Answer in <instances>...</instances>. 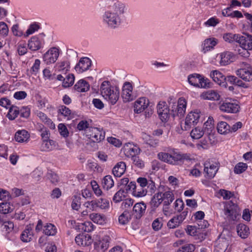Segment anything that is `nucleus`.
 I'll use <instances>...</instances> for the list:
<instances>
[{"label": "nucleus", "mask_w": 252, "mask_h": 252, "mask_svg": "<svg viewBox=\"0 0 252 252\" xmlns=\"http://www.w3.org/2000/svg\"><path fill=\"white\" fill-rule=\"evenodd\" d=\"M99 201V209L102 210L107 209L109 207V202L108 200L100 198L98 199Z\"/></svg>", "instance_id": "bf43d9fd"}, {"label": "nucleus", "mask_w": 252, "mask_h": 252, "mask_svg": "<svg viewBox=\"0 0 252 252\" xmlns=\"http://www.w3.org/2000/svg\"><path fill=\"white\" fill-rule=\"evenodd\" d=\"M176 155V152L174 151L172 154L168 153L160 152L158 154V157L160 160L168 164L177 165Z\"/></svg>", "instance_id": "f8f14e48"}, {"label": "nucleus", "mask_w": 252, "mask_h": 252, "mask_svg": "<svg viewBox=\"0 0 252 252\" xmlns=\"http://www.w3.org/2000/svg\"><path fill=\"white\" fill-rule=\"evenodd\" d=\"M220 63L221 65H225L231 62L232 56L230 52H224L220 55Z\"/></svg>", "instance_id": "ea45409f"}, {"label": "nucleus", "mask_w": 252, "mask_h": 252, "mask_svg": "<svg viewBox=\"0 0 252 252\" xmlns=\"http://www.w3.org/2000/svg\"><path fill=\"white\" fill-rule=\"evenodd\" d=\"M44 44V40L42 35L41 38L37 36L32 37L28 41L29 48L33 51H36L42 48Z\"/></svg>", "instance_id": "9d476101"}, {"label": "nucleus", "mask_w": 252, "mask_h": 252, "mask_svg": "<svg viewBox=\"0 0 252 252\" xmlns=\"http://www.w3.org/2000/svg\"><path fill=\"white\" fill-rule=\"evenodd\" d=\"M124 190L120 189L114 195L113 200L115 203H118L122 200V197L124 196Z\"/></svg>", "instance_id": "0e129e2a"}, {"label": "nucleus", "mask_w": 252, "mask_h": 252, "mask_svg": "<svg viewBox=\"0 0 252 252\" xmlns=\"http://www.w3.org/2000/svg\"><path fill=\"white\" fill-rule=\"evenodd\" d=\"M91 65L92 62L89 58L87 57L82 58L76 65L75 69L78 73H81L88 70Z\"/></svg>", "instance_id": "ddd939ff"}, {"label": "nucleus", "mask_w": 252, "mask_h": 252, "mask_svg": "<svg viewBox=\"0 0 252 252\" xmlns=\"http://www.w3.org/2000/svg\"><path fill=\"white\" fill-rule=\"evenodd\" d=\"M30 138V134L25 130H19L15 134V140L19 143L26 142Z\"/></svg>", "instance_id": "b1692460"}, {"label": "nucleus", "mask_w": 252, "mask_h": 252, "mask_svg": "<svg viewBox=\"0 0 252 252\" xmlns=\"http://www.w3.org/2000/svg\"><path fill=\"white\" fill-rule=\"evenodd\" d=\"M133 164L137 167L142 168L144 166V161L138 156L133 157L131 158Z\"/></svg>", "instance_id": "052dcab7"}, {"label": "nucleus", "mask_w": 252, "mask_h": 252, "mask_svg": "<svg viewBox=\"0 0 252 252\" xmlns=\"http://www.w3.org/2000/svg\"><path fill=\"white\" fill-rule=\"evenodd\" d=\"M240 36V35L239 34H233L232 33H226L224 34L223 38L225 41L229 43H231L233 41L238 42L237 39H239Z\"/></svg>", "instance_id": "09e8293b"}, {"label": "nucleus", "mask_w": 252, "mask_h": 252, "mask_svg": "<svg viewBox=\"0 0 252 252\" xmlns=\"http://www.w3.org/2000/svg\"><path fill=\"white\" fill-rule=\"evenodd\" d=\"M74 89L78 92H86L90 89L89 84L83 79L80 80L74 86Z\"/></svg>", "instance_id": "7c9ffc66"}, {"label": "nucleus", "mask_w": 252, "mask_h": 252, "mask_svg": "<svg viewBox=\"0 0 252 252\" xmlns=\"http://www.w3.org/2000/svg\"><path fill=\"white\" fill-rule=\"evenodd\" d=\"M75 77L72 74H69L63 79V86L64 88H67L72 86L74 82Z\"/></svg>", "instance_id": "49530a36"}, {"label": "nucleus", "mask_w": 252, "mask_h": 252, "mask_svg": "<svg viewBox=\"0 0 252 252\" xmlns=\"http://www.w3.org/2000/svg\"><path fill=\"white\" fill-rule=\"evenodd\" d=\"M76 243L79 246H88L92 243V239L91 236L88 234L78 235L75 239Z\"/></svg>", "instance_id": "412c9836"}, {"label": "nucleus", "mask_w": 252, "mask_h": 252, "mask_svg": "<svg viewBox=\"0 0 252 252\" xmlns=\"http://www.w3.org/2000/svg\"><path fill=\"white\" fill-rule=\"evenodd\" d=\"M86 135L93 142L98 143L104 139L105 133L102 128L91 126L86 130Z\"/></svg>", "instance_id": "7ed1b4c3"}, {"label": "nucleus", "mask_w": 252, "mask_h": 252, "mask_svg": "<svg viewBox=\"0 0 252 252\" xmlns=\"http://www.w3.org/2000/svg\"><path fill=\"white\" fill-rule=\"evenodd\" d=\"M186 107L187 102L184 98H180L177 103H171L170 107H171V116L174 118L176 117H178L180 119L182 118L185 113Z\"/></svg>", "instance_id": "f03ea898"}, {"label": "nucleus", "mask_w": 252, "mask_h": 252, "mask_svg": "<svg viewBox=\"0 0 252 252\" xmlns=\"http://www.w3.org/2000/svg\"><path fill=\"white\" fill-rule=\"evenodd\" d=\"M201 75L198 74H190L188 76L189 83L195 87H199Z\"/></svg>", "instance_id": "4c0bfd02"}, {"label": "nucleus", "mask_w": 252, "mask_h": 252, "mask_svg": "<svg viewBox=\"0 0 252 252\" xmlns=\"http://www.w3.org/2000/svg\"><path fill=\"white\" fill-rule=\"evenodd\" d=\"M58 113L64 117L67 118L68 120L72 118L71 110L65 106L61 105L59 106Z\"/></svg>", "instance_id": "a18cd8bd"}, {"label": "nucleus", "mask_w": 252, "mask_h": 252, "mask_svg": "<svg viewBox=\"0 0 252 252\" xmlns=\"http://www.w3.org/2000/svg\"><path fill=\"white\" fill-rule=\"evenodd\" d=\"M224 213L227 217H229L231 219L234 220L237 218V212L236 210L232 208L231 206L227 205L224 207Z\"/></svg>", "instance_id": "79ce46f5"}, {"label": "nucleus", "mask_w": 252, "mask_h": 252, "mask_svg": "<svg viewBox=\"0 0 252 252\" xmlns=\"http://www.w3.org/2000/svg\"><path fill=\"white\" fill-rule=\"evenodd\" d=\"M47 178L53 184L56 183L59 181V177L58 175L55 173L52 172V171H50V172H48L47 173Z\"/></svg>", "instance_id": "680f3d73"}, {"label": "nucleus", "mask_w": 252, "mask_h": 252, "mask_svg": "<svg viewBox=\"0 0 252 252\" xmlns=\"http://www.w3.org/2000/svg\"><path fill=\"white\" fill-rule=\"evenodd\" d=\"M160 189H159L158 192L152 197L150 202V204L152 210H155L158 208L162 202L161 197L160 196Z\"/></svg>", "instance_id": "c85d7f7f"}, {"label": "nucleus", "mask_w": 252, "mask_h": 252, "mask_svg": "<svg viewBox=\"0 0 252 252\" xmlns=\"http://www.w3.org/2000/svg\"><path fill=\"white\" fill-rule=\"evenodd\" d=\"M99 6L105 8L101 16L104 26L111 29H115L124 23L127 14L126 4L119 0H101Z\"/></svg>", "instance_id": "f257e3e1"}, {"label": "nucleus", "mask_w": 252, "mask_h": 252, "mask_svg": "<svg viewBox=\"0 0 252 252\" xmlns=\"http://www.w3.org/2000/svg\"><path fill=\"white\" fill-rule=\"evenodd\" d=\"M160 196L162 202L163 201L164 209H168V206L174 200V195L171 191L167 190L162 192L160 191Z\"/></svg>", "instance_id": "aec40b11"}, {"label": "nucleus", "mask_w": 252, "mask_h": 252, "mask_svg": "<svg viewBox=\"0 0 252 252\" xmlns=\"http://www.w3.org/2000/svg\"><path fill=\"white\" fill-rule=\"evenodd\" d=\"M80 195H75L73 197L71 207L74 210H78L81 204Z\"/></svg>", "instance_id": "8fccbe9b"}, {"label": "nucleus", "mask_w": 252, "mask_h": 252, "mask_svg": "<svg viewBox=\"0 0 252 252\" xmlns=\"http://www.w3.org/2000/svg\"><path fill=\"white\" fill-rule=\"evenodd\" d=\"M177 156L176 159L177 165L180 164L181 163H184V161H190L193 159L191 155L190 154L188 153H184L182 154L181 153L176 152Z\"/></svg>", "instance_id": "72a5a7b5"}, {"label": "nucleus", "mask_w": 252, "mask_h": 252, "mask_svg": "<svg viewBox=\"0 0 252 252\" xmlns=\"http://www.w3.org/2000/svg\"><path fill=\"white\" fill-rule=\"evenodd\" d=\"M115 87H113L111 85L109 81H103L101 84L100 88V93L102 96L105 98L107 96H108L109 91L114 89Z\"/></svg>", "instance_id": "cd10ccee"}, {"label": "nucleus", "mask_w": 252, "mask_h": 252, "mask_svg": "<svg viewBox=\"0 0 252 252\" xmlns=\"http://www.w3.org/2000/svg\"><path fill=\"white\" fill-rule=\"evenodd\" d=\"M202 97L204 99L210 100H218L220 95L217 91L214 90H209L202 94Z\"/></svg>", "instance_id": "c756f323"}, {"label": "nucleus", "mask_w": 252, "mask_h": 252, "mask_svg": "<svg viewBox=\"0 0 252 252\" xmlns=\"http://www.w3.org/2000/svg\"><path fill=\"white\" fill-rule=\"evenodd\" d=\"M109 246V237L105 236L101 240L94 243V248L97 252H104Z\"/></svg>", "instance_id": "a211bd4d"}, {"label": "nucleus", "mask_w": 252, "mask_h": 252, "mask_svg": "<svg viewBox=\"0 0 252 252\" xmlns=\"http://www.w3.org/2000/svg\"><path fill=\"white\" fill-rule=\"evenodd\" d=\"M126 169V163L124 161H120L118 162L114 166L112 170V172L114 176L120 177L125 173Z\"/></svg>", "instance_id": "4be33fe9"}, {"label": "nucleus", "mask_w": 252, "mask_h": 252, "mask_svg": "<svg viewBox=\"0 0 252 252\" xmlns=\"http://www.w3.org/2000/svg\"><path fill=\"white\" fill-rule=\"evenodd\" d=\"M148 193L147 189L139 188V186H136V189L133 190L132 194L133 196L137 197L144 196Z\"/></svg>", "instance_id": "603ef678"}, {"label": "nucleus", "mask_w": 252, "mask_h": 252, "mask_svg": "<svg viewBox=\"0 0 252 252\" xmlns=\"http://www.w3.org/2000/svg\"><path fill=\"white\" fill-rule=\"evenodd\" d=\"M89 218L94 222L98 224H103L105 222V217L104 215L93 213L89 215Z\"/></svg>", "instance_id": "473e14b6"}, {"label": "nucleus", "mask_w": 252, "mask_h": 252, "mask_svg": "<svg viewBox=\"0 0 252 252\" xmlns=\"http://www.w3.org/2000/svg\"><path fill=\"white\" fill-rule=\"evenodd\" d=\"M219 193L224 199H229L233 195V193L229 191L221 189L219 190Z\"/></svg>", "instance_id": "338daca9"}, {"label": "nucleus", "mask_w": 252, "mask_h": 252, "mask_svg": "<svg viewBox=\"0 0 252 252\" xmlns=\"http://www.w3.org/2000/svg\"><path fill=\"white\" fill-rule=\"evenodd\" d=\"M132 86L128 82H126L122 88V97L125 102L130 101L132 100Z\"/></svg>", "instance_id": "dca6fc26"}, {"label": "nucleus", "mask_w": 252, "mask_h": 252, "mask_svg": "<svg viewBox=\"0 0 252 252\" xmlns=\"http://www.w3.org/2000/svg\"><path fill=\"white\" fill-rule=\"evenodd\" d=\"M200 117V113L198 112H189L186 118L185 126L184 127L182 126V129L183 130H189L198 123Z\"/></svg>", "instance_id": "423d86ee"}, {"label": "nucleus", "mask_w": 252, "mask_h": 252, "mask_svg": "<svg viewBox=\"0 0 252 252\" xmlns=\"http://www.w3.org/2000/svg\"><path fill=\"white\" fill-rule=\"evenodd\" d=\"M238 235L243 239L248 237L250 234V229L248 226L244 224H239L237 226Z\"/></svg>", "instance_id": "2f4dec72"}, {"label": "nucleus", "mask_w": 252, "mask_h": 252, "mask_svg": "<svg viewBox=\"0 0 252 252\" xmlns=\"http://www.w3.org/2000/svg\"><path fill=\"white\" fill-rule=\"evenodd\" d=\"M115 87H113L111 85L109 81H103L101 84L100 88V93L102 96L105 98L107 96H108L109 91L114 89Z\"/></svg>", "instance_id": "bb28decb"}, {"label": "nucleus", "mask_w": 252, "mask_h": 252, "mask_svg": "<svg viewBox=\"0 0 252 252\" xmlns=\"http://www.w3.org/2000/svg\"><path fill=\"white\" fill-rule=\"evenodd\" d=\"M146 205L143 202L136 203L133 207L132 215L136 219H140L145 214Z\"/></svg>", "instance_id": "f3484780"}, {"label": "nucleus", "mask_w": 252, "mask_h": 252, "mask_svg": "<svg viewBox=\"0 0 252 252\" xmlns=\"http://www.w3.org/2000/svg\"><path fill=\"white\" fill-rule=\"evenodd\" d=\"M240 106L235 101L225 100L220 106V110L224 112L236 113L239 110Z\"/></svg>", "instance_id": "0eeeda50"}, {"label": "nucleus", "mask_w": 252, "mask_h": 252, "mask_svg": "<svg viewBox=\"0 0 252 252\" xmlns=\"http://www.w3.org/2000/svg\"><path fill=\"white\" fill-rule=\"evenodd\" d=\"M195 247L192 244H188L182 246L177 252H191L194 251Z\"/></svg>", "instance_id": "e2e57ef3"}, {"label": "nucleus", "mask_w": 252, "mask_h": 252, "mask_svg": "<svg viewBox=\"0 0 252 252\" xmlns=\"http://www.w3.org/2000/svg\"><path fill=\"white\" fill-rule=\"evenodd\" d=\"M39 28V25L36 23H33L31 24L29 28L27 30L25 36H28L29 35L32 34L35 32L37 31Z\"/></svg>", "instance_id": "6e6d98bb"}, {"label": "nucleus", "mask_w": 252, "mask_h": 252, "mask_svg": "<svg viewBox=\"0 0 252 252\" xmlns=\"http://www.w3.org/2000/svg\"><path fill=\"white\" fill-rule=\"evenodd\" d=\"M20 113L19 108L16 106H11L9 108L8 112L7 114V118L11 120L15 119Z\"/></svg>", "instance_id": "58836bf2"}, {"label": "nucleus", "mask_w": 252, "mask_h": 252, "mask_svg": "<svg viewBox=\"0 0 252 252\" xmlns=\"http://www.w3.org/2000/svg\"><path fill=\"white\" fill-rule=\"evenodd\" d=\"M230 126L223 121L218 123L217 126V130L219 133L221 134H226L230 133Z\"/></svg>", "instance_id": "c9c22d12"}, {"label": "nucleus", "mask_w": 252, "mask_h": 252, "mask_svg": "<svg viewBox=\"0 0 252 252\" xmlns=\"http://www.w3.org/2000/svg\"><path fill=\"white\" fill-rule=\"evenodd\" d=\"M210 77L213 81L220 85L225 86L226 81V77L218 70H213L210 72Z\"/></svg>", "instance_id": "6ab92c4d"}, {"label": "nucleus", "mask_w": 252, "mask_h": 252, "mask_svg": "<svg viewBox=\"0 0 252 252\" xmlns=\"http://www.w3.org/2000/svg\"><path fill=\"white\" fill-rule=\"evenodd\" d=\"M108 95L105 99L108 100L112 105L115 104L119 98L120 92L119 88L115 87L114 89L109 91Z\"/></svg>", "instance_id": "5701e85b"}, {"label": "nucleus", "mask_w": 252, "mask_h": 252, "mask_svg": "<svg viewBox=\"0 0 252 252\" xmlns=\"http://www.w3.org/2000/svg\"><path fill=\"white\" fill-rule=\"evenodd\" d=\"M217 44V40L215 38H208L204 40L203 44V51L204 53L213 49Z\"/></svg>", "instance_id": "f704fd0d"}, {"label": "nucleus", "mask_w": 252, "mask_h": 252, "mask_svg": "<svg viewBox=\"0 0 252 252\" xmlns=\"http://www.w3.org/2000/svg\"><path fill=\"white\" fill-rule=\"evenodd\" d=\"M205 131L201 127H196L190 132V135L192 139H198L203 135Z\"/></svg>", "instance_id": "c03bdc74"}, {"label": "nucleus", "mask_w": 252, "mask_h": 252, "mask_svg": "<svg viewBox=\"0 0 252 252\" xmlns=\"http://www.w3.org/2000/svg\"><path fill=\"white\" fill-rule=\"evenodd\" d=\"M131 219V214L129 211L125 210L119 217L120 223L125 225Z\"/></svg>", "instance_id": "37998d69"}, {"label": "nucleus", "mask_w": 252, "mask_h": 252, "mask_svg": "<svg viewBox=\"0 0 252 252\" xmlns=\"http://www.w3.org/2000/svg\"><path fill=\"white\" fill-rule=\"evenodd\" d=\"M58 130L60 134L63 137L68 136L69 132L66 126L63 124H60L58 125Z\"/></svg>", "instance_id": "4d7b16f0"}, {"label": "nucleus", "mask_w": 252, "mask_h": 252, "mask_svg": "<svg viewBox=\"0 0 252 252\" xmlns=\"http://www.w3.org/2000/svg\"><path fill=\"white\" fill-rule=\"evenodd\" d=\"M220 164L219 162L206 161L204 164V171L206 174L205 176L210 179L213 178L217 173Z\"/></svg>", "instance_id": "1a4fd4ad"}, {"label": "nucleus", "mask_w": 252, "mask_h": 252, "mask_svg": "<svg viewBox=\"0 0 252 252\" xmlns=\"http://www.w3.org/2000/svg\"><path fill=\"white\" fill-rule=\"evenodd\" d=\"M59 56V50L56 47H52L43 55V62L47 64H50L56 62Z\"/></svg>", "instance_id": "6e6552de"}, {"label": "nucleus", "mask_w": 252, "mask_h": 252, "mask_svg": "<svg viewBox=\"0 0 252 252\" xmlns=\"http://www.w3.org/2000/svg\"><path fill=\"white\" fill-rule=\"evenodd\" d=\"M182 222V221H180L179 217L176 216L172 218L168 221L167 223V226L169 228H175L176 227L179 226V225L181 224Z\"/></svg>", "instance_id": "3c124183"}, {"label": "nucleus", "mask_w": 252, "mask_h": 252, "mask_svg": "<svg viewBox=\"0 0 252 252\" xmlns=\"http://www.w3.org/2000/svg\"><path fill=\"white\" fill-rule=\"evenodd\" d=\"M149 104V101L147 98L144 97L139 98L134 103V112L137 114L140 113L148 108Z\"/></svg>", "instance_id": "2eb2a0df"}, {"label": "nucleus", "mask_w": 252, "mask_h": 252, "mask_svg": "<svg viewBox=\"0 0 252 252\" xmlns=\"http://www.w3.org/2000/svg\"><path fill=\"white\" fill-rule=\"evenodd\" d=\"M56 146V143L55 141L53 140L48 139L43 140L40 149L41 151L49 152L54 150Z\"/></svg>", "instance_id": "a878e982"}, {"label": "nucleus", "mask_w": 252, "mask_h": 252, "mask_svg": "<svg viewBox=\"0 0 252 252\" xmlns=\"http://www.w3.org/2000/svg\"><path fill=\"white\" fill-rule=\"evenodd\" d=\"M80 228L83 231L87 232H92L94 230V225L92 222L89 221H85L82 223L80 225Z\"/></svg>", "instance_id": "de8ad7c7"}, {"label": "nucleus", "mask_w": 252, "mask_h": 252, "mask_svg": "<svg viewBox=\"0 0 252 252\" xmlns=\"http://www.w3.org/2000/svg\"><path fill=\"white\" fill-rule=\"evenodd\" d=\"M171 105V103H169ZM164 101H160L157 105V112L159 119L162 122H166L171 116L170 109Z\"/></svg>", "instance_id": "39448f33"}, {"label": "nucleus", "mask_w": 252, "mask_h": 252, "mask_svg": "<svg viewBox=\"0 0 252 252\" xmlns=\"http://www.w3.org/2000/svg\"><path fill=\"white\" fill-rule=\"evenodd\" d=\"M123 151L126 157L132 158L140 153V149L137 146L127 143L125 144Z\"/></svg>", "instance_id": "9b49d317"}, {"label": "nucleus", "mask_w": 252, "mask_h": 252, "mask_svg": "<svg viewBox=\"0 0 252 252\" xmlns=\"http://www.w3.org/2000/svg\"><path fill=\"white\" fill-rule=\"evenodd\" d=\"M102 185L103 189L108 190L114 185V182L111 175H106L102 179Z\"/></svg>", "instance_id": "e433bc0d"}, {"label": "nucleus", "mask_w": 252, "mask_h": 252, "mask_svg": "<svg viewBox=\"0 0 252 252\" xmlns=\"http://www.w3.org/2000/svg\"><path fill=\"white\" fill-rule=\"evenodd\" d=\"M238 43L240 47L245 49L252 50V35L249 34H245L240 35Z\"/></svg>", "instance_id": "4468645a"}, {"label": "nucleus", "mask_w": 252, "mask_h": 252, "mask_svg": "<svg viewBox=\"0 0 252 252\" xmlns=\"http://www.w3.org/2000/svg\"><path fill=\"white\" fill-rule=\"evenodd\" d=\"M237 76L245 81L252 80V67L248 63L243 62L241 63V68L237 70Z\"/></svg>", "instance_id": "20e7f679"}, {"label": "nucleus", "mask_w": 252, "mask_h": 252, "mask_svg": "<svg viewBox=\"0 0 252 252\" xmlns=\"http://www.w3.org/2000/svg\"><path fill=\"white\" fill-rule=\"evenodd\" d=\"M32 228L31 225H27L25 229L23 231L20 236L21 240L23 242H29L32 240L33 236L32 232Z\"/></svg>", "instance_id": "393cba45"}, {"label": "nucleus", "mask_w": 252, "mask_h": 252, "mask_svg": "<svg viewBox=\"0 0 252 252\" xmlns=\"http://www.w3.org/2000/svg\"><path fill=\"white\" fill-rule=\"evenodd\" d=\"M43 232L47 236H54L57 231L56 227L54 225L48 223L44 226Z\"/></svg>", "instance_id": "a19ab883"}, {"label": "nucleus", "mask_w": 252, "mask_h": 252, "mask_svg": "<svg viewBox=\"0 0 252 252\" xmlns=\"http://www.w3.org/2000/svg\"><path fill=\"white\" fill-rule=\"evenodd\" d=\"M17 51L20 56L25 55L27 52V44L26 43L18 44Z\"/></svg>", "instance_id": "774afa93"}, {"label": "nucleus", "mask_w": 252, "mask_h": 252, "mask_svg": "<svg viewBox=\"0 0 252 252\" xmlns=\"http://www.w3.org/2000/svg\"><path fill=\"white\" fill-rule=\"evenodd\" d=\"M10 203L8 202H2L0 204V212L6 214L12 211Z\"/></svg>", "instance_id": "5fc2aeb1"}, {"label": "nucleus", "mask_w": 252, "mask_h": 252, "mask_svg": "<svg viewBox=\"0 0 252 252\" xmlns=\"http://www.w3.org/2000/svg\"><path fill=\"white\" fill-rule=\"evenodd\" d=\"M248 165L244 162H239L235 166L234 172L236 174H241L246 170Z\"/></svg>", "instance_id": "864d4df0"}, {"label": "nucleus", "mask_w": 252, "mask_h": 252, "mask_svg": "<svg viewBox=\"0 0 252 252\" xmlns=\"http://www.w3.org/2000/svg\"><path fill=\"white\" fill-rule=\"evenodd\" d=\"M173 205L175 210L178 212L182 211L184 206V203L181 199H177Z\"/></svg>", "instance_id": "13d9d810"}, {"label": "nucleus", "mask_w": 252, "mask_h": 252, "mask_svg": "<svg viewBox=\"0 0 252 252\" xmlns=\"http://www.w3.org/2000/svg\"><path fill=\"white\" fill-rule=\"evenodd\" d=\"M89 124L86 121H81L77 125V128L79 130H84L85 131V134H86V130L90 128Z\"/></svg>", "instance_id": "69168bd1"}]
</instances>
